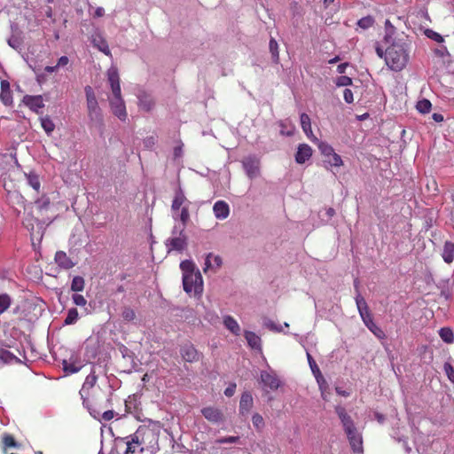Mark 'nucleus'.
I'll use <instances>...</instances> for the list:
<instances>
[{"mask_svg":"<svg viewBox=\"0 0 454 454\" xmlns=\"http://www.w3.org/2000/svg\"><path fill=\"white\" fill-rule=\"evenodd\" d=\"M157 435L153 429L139 427L130 440L126 442L124 454H151L154 445L157 444Z\"/></svg>","mask_w":454,"mask_h":454,"instance_id":"1","label":"nucleus"},{"mask_svg":"<svg viewBox=\"0 0 454 454\" xmlns=\"http://www.w3.org/2000/svg\"><path fill=\"white\" fill-rule=\"evenodd\" d=\"M335 412L341 421L343 429L347 434L352 450L355 453H362L364 450L363 438L361 434L357 431L353 419L342 406H336Z\"/></svg>","mask_w":454,"mask_h":454,"instance_id":"2","label":"nucleus"},{"mask_svg":"<svg viewBox=\"0 0 454 454\" xmlns=\"http://www.w3.org/2000/svg\"><path fill=\"white\" fill-rule=\"evenodd\" d=\"M98 377L95 372H91L85 379V381L80 390L83 406L89 411L93 418H98L100 414L98 409V400L92 392V388L97 382Z\"/></svg>","mask_w":454,"mask_h":454,"instance_id":"3","label":"nucleus"},{"mask_svg":"<svg viewBox=\"0 0 454 454\" xmlns=\"http://www.w3.org/2000/svg\"><path fill=\"white\" fill-rule=\"evenodd\" d=\"M387 66L393 71L403 70L408 61L409 53L404 43H394L385 51Z\"/></svg>","mask_w":454,"mask_h":454,"instance_id":"4","label":"nucleus"},{"mask_svg":"<svg viewBox=\"0 0 454 454\" xmlns=\"http://www.w3.org/2000/svg\"><path fill=\"white\" fill-rule=\"evenodd\" d=\"M165 245L168 253L171 251H184L188 245V236L184 229L174 230L171 236L167 239Z\"/></svg>","mask_w":454,"mask_h":454,"instance_id":"5","label":"nucleus"},{"mask_svg":"<svg viewBox=\"0 0 454 454\" xmlns=\"http://www.w3.org/2000/svg\"><path fill=\"white\" fill-rule=\"evenodd\" d=\"M87 102V110L89 118L93 121H101L102 114L98 106L95 92L91 86L87 85L84 88Z\"/></svg>","mask_w":454,"mask_h":454,"instance_id":"6","label":"nucleus"},{"mask_svg":"<svg viewBox=\"0 0 454 454\" xmlns=\"http://www.w3.org/2000/svg\"><path fill=\"white\" fill-rule=\"evenodd\" d=\"M184 290L188 294L200 295L203 292V280L200 272L183 276Z\"/></svg>","mask_w":454,"mask_h":454,"instance_id":"7","label":"nucleus"},{"mask_svg":"<svg viewBox=\"0 0 454 454\" xmlns=\"http://www.w3.org/2000/svg\"><path fill=\"white\" fill-rule=\"evenodd\" d=\"M242 168L249 179L261 176V161L254 155H248L241 160Z\"/></svg>","mask_w":454,"mask_h":454,"instance_id":"8","label":"nucleus"},{"mask_svg":"<svg viewBox=\"0 0 454 454\" xmlns=\"http://www.w3.org/2000/svg\"><path fill=\"white\" fill-rule=\"evenodd\" d=\"M355 300H356V308H357V310L361 317V319H362L363 323L364 324V325L366 327H368L372 323H374L373 317L369 309V307L361 294H356Z\"/></svg>","mask_w":454,"mask_h":454,"instance_id":"9","label":"nucleus"},{"mask_svg":"<svg viewBox=\"0 0 454 454\" xmlns=\"http://www.w3.org/2000/svg\"><path fill=\"white\" fill-rule=\"evenodd\" d=\"M110 106L113 114L121 121L127 119L126 106L121 96L110 98Z\"/></svg>","mask_w":454,"mask_h":454,"instance_id":"10","label":"nucleus"},{"mask_svg":"<svg viewBox=\"0 0 454 454\" xmlns=\"http://www.w3.org/2000/svg\"><path fill=\"white\" fill-rule=\"evenodd\" d=\"M260 378L264 387H268L272 391L277 390L280 386V380L273 371H262Z\"/></svg>","mask_w":454,"mask_h":454,"instance_id":"11","label":"nucleus"},{"mask_svg":"<svg viewBox=\"0 0 454 454\" xmlns=\"http://www.w3.org/2000/svg\"><path fill=\"white\" fill-rule=\"evenodd\" d=\"M203 417L213 424H219L224 420V415L223 411L216 407L207 406L201 410Z\"/></svg>","mask_w":454,"mask_h":454,"instance_id":"12","label":"nucleus"},{"mask_svg":"<svg viewBox=\"0 0 454 454\" xmlns=\"http://www.w3.org/2000/svg\"><path fill=\"white\" fill-rule=\"evenodd\" d=\"M107 81L110 84L113 97H120L121 96V85H120V76L118 70L114 67H111L107 71Z\"/></svg>","mask_w":454,"mask_h":454,"instance_id":"13","label":"nucleus"},{"mask_svg":"<svg viewBox=\"0 0 454 454\" xmlns=\"http://www.w3.org/2000/svg\"><path fill=\"white\" fill-rule=\"evenodd\" d=\"M54 260L57 265L65 270L72 269L76 264L64 251H57Z\"/></svg>","mask_w":454,"mask_h":454,"instance_id":"14","label":"nucleus"},{"mask_svg":"<svg viewBox=\"0 0 454 454\" xmlns=\"http://www.w3.org/2000/svg\"><path fill=\"white\" fill-rule=\"evenodd\" d=\"M0 100L6 106H11L13 104L12 92L7 80L1 81Z\"/></svg>","mask_w":454,"mask_h":454,"instance_id":"15","label":"nucleus"},{"mask_svg":"<svg viewBox=\"0 0 454 454\" xmlns=\"http://www.w3.org/2000/svg\"><path fill=\"white\" fill-rule=\"evenodd\" d=\"M182 358L185 362L193 363L200 359V354L192 344H185L180 350Z\"/></svg>","mask_w":454,"mask_h":454,"instance_id":"16","label":"nucleus"},{"mask_svg":"<svg viewBox=\"0 0 454 454\" xmlns=\"http://www.w3.org/2000/svg\"><path fill=\"white\" fill-rule=\"evenodd\" d=\"M254 406V399L249 392H244L239 401V413L245 416L250 412Z\"/></svg>","mask_w":454,"mask_h":454,"instance_id":"17","label":"nucleus"},{"mask_svg":"<svg viewBox=\"0 0 454 454\" xmlns=\"http://www.w3.org/2000/svg\"><path fill=\"white\" fill-rule=\"evenodd\" d=\"M24 104L34 112H38L39 109L44 106L43 98L41 95L30 96L27 95L23 98Z\"/></svg>","mask_w":454,"mask_h":454,"instance_id":"18","label":"nucleus"},{"mask_svg":"<svg viewBox=\"0 0 454 454\" xmlns=\"http://www.w3.org/2000/svg\"><path fill=\"white\" fill-rule=\"evenodd\" d=\"M312 156V149L307 144H301L298 146L296 154H295V161L299 164H303L306 160H309Z\"/></svg>","mask_w":454,"mask_h":454,"instance_id":"19","label":"nucleus"},{"mask_svg":"<svg viewBox=\"0 0 454 454\" xmlns=\"http://www.w3.org/2000/svg\"><path fill=\"white\" fill-rule=\"evenodd\" d=\"M9 448H20V443H19L14 436L10 434H4L2 436V450L4 454H7V450Z\"/></svg>","mask_w":454,"mask_h":454,"instance_id":"20","label":"nucleus"},{"mask_svg":"<svg viewBox=\"0 0 454 454\" xmlns=\"http://www.w3.org/2000/svg\"><path fill=\"white\" fill-rule=\"evenodd\" d=\"M216 218L224 219L229 215V205L223 200H218L215 203L213 207Z\"/></svg>","mask_w":454,"mask_h":454,"instance_id":"21","label":"nucleus"},{"mask_svg":"<svg viewBox=\"0 0 454 454\" xmlns=\"http://www.w3.org/2000/svg\"><path fill=\"white\" fill-rule=\"evenodd\" d=\"M245 339L247 341L248 346L256 350L262 349V340L261 338L251 331H245L244 333Z\"/></svg>","mask_w":454,"mask_h":454,"instance_id":"22","label":"nucleus"},{"mask_svg":"<svg viewBox=\"0 0 454 454\" xmlns=\"http://www.w3.org/2000/svg\"><path fill=\"white\" fill-rule=\"evenodd\" d=\"M300 119H301V129L304 131V133L306 134V136L309 138H310L311 140H313L312 137H314L317 140V138L314 137L313 132H312L311 121H310L309 116L307 114L302 113L300 116Z\"/></svg>","mask_w":454,"mask_h":454,"instance_id":"23","label":"nucleus"},{"mask_svg":"<svg viewBox=\"0 0 454 454\" xmlns=\"http://www.w3.org/2000/svg\"><path fill=\"white\" fill-rule=\"evenodd\" d=\"M223 325L234 335L239 336L240 334V326L236 319L231 316H225L223 317Z\"/></svg>","mask_w":454,"mask_h":454,"instance_id":"24","label":"nucleus"},{"mask_svg":"<svg viewBox=\"0 0 454 454\" xmlns=\"http://www.w3.org/2000/svg\"><path fill=\"white\" fill-rule=\"evenodd\" d=\"M442 256L445 262L451 263L454 260V243L446 241L443 246Z\"/></svg>","mask_w":454,"mask_h":454,"instance_id":"25","label":"nucleus"},{"mask_svg":"<svg viewBox=\"0 0 454 454\" xmlns=\"http://www.w3.org/2000/svg\"><path fill=\"white\" fill-rule=\"evenodd\" d=\"M69 64V59L67 56H62L58 59L55 66H46L44 71L48 74L57 73L59 68H64Z\"/></svg>","mask_w":454,"mask_h":454,"instance_id":"26","label":"nucleus"},{"mask_svg":"<svg viewBox=\"0 0 454 454\" xmlns=\"http://www.w3.org/2000/svg\"><path fill=\"white\" fill-rule=\"evenodd\" d=\"M186 198L181 192L176 194L172 202V210L175 218H177V212L183 207Z\"/></svg>","mask_w":454,"mask_h":454,"instance_id":"27","label":"nucleus"},{"mask_svg":"<svg viewBox=\"0 0 454 454\" xmlns=\"http://www.w3.org/2000/svg\"><path fill=\"white\" fill-rule=\"evenodd\" d=\"M211 259L214 260V263L216 268H220L222 266L223 261L219 255H213V254L209 253L205 260V268L203 270L206 272L209 268L212 267Z\"/></svg>","mask_w":454,"mask_h":454,"instance_id":"28","label":"nucleus"},{"mask_svg":"<svg viewBox=\"0 0 454 454\" xmlns=\"http://www.w3.org/2000/svg\"><path fill=\"white\" fill-rule=\"evenodd\" d=\"M439 335L441 339L448 343H453L454 341V333L450 327H442L439 330Z\"/></svg>","mask_w":454,"mask_h":454,"instance_id":"29","label":"nucleus"},{"mask_svg":"<svg viewBox=\"0 0 454 454\" xmlns=\"http://www.w3.org/2000/svg\"><path fill=\"white\" fill-rule=\"evenodd\" d=\"M85 286V280L81 276H75L74 277L72 283H71V290L73 292H82L84 289Z\"/></svg>","mask_w":454,"mask_h":454,"instance_id":"30","label":"nucleus"},{"mask_svg":"<svg viewBox=\"0 0 454 454\" xmlns=\"http://www.w3.org/2000/svg\"><path fill=\"white\" fill-rule=\"evenodd\" d=\"M269 48H270V52L271 54L273 61L275 63H278V60H279L278 43L273 37H271L270 40Z\"/></svg>","mask_w":454,"mask_h":454,"instance_id":"31","label":"nucleus"},{"mask_svg":"<svg viewBox=\"0 0 454 454\" xmlns=\"http://www.w3.org/2000/svg\"><path fill=\"white\" fill-rule=\"evenodd\" d=\"M180 268L183 271V276L197 273L194 263L189 260L183 261L180 263Z\"/></svg>","mask_w":454,"mask_h":454,"instance_id":"32","label":"nucleus"},{"mask_svg":"<svg viewBox=\"0 0 454 454\" xmlns=\"http://www.w3.org/2000/svg\"><path fill=\"white\" fill-rule=\"evenodd\" d=\"M93 44H94V46L98 47V50L100 51L104 52L106 55L110 54V50H109L108 44H107L106 41H105L103 38L95 37L93 39Z\"/></svg>","mask_w":454,"mask_h":454,"instance_id":"33","label":"nucleus"},{"mask_svg":"<svg viewBox=\"0 0 454 454\" xmlns=\"http://www.w3.org/2000/svg\"><path fill=\"white\" fill-rule=\"evenodd\" d=\"M41 125L48 135H50L55 129V124L49 116L41 118Z\"/></svg>","mask_w":454,"mask_h":454,"instance_id":"34","label":"nucleus"},{"mask_svg":"<svg viewBox=\"0 0 454 454\" xmlns=\"http://www.w3.org/2000/svg\"><path fill=\"white\" fill-rule=\"evenodd\" d=\"M431 107H432L431 102L426 98L419 100L416 105L417 110L421 114L429 113L431 110Z\"/></svg>","mask_w":454,"mask_h":454,"instance_id":"35","label":"nucleus"},{"mask_svg":"<svg viewBox=\"0 0 454 454\" xmlns=\"http://www.w3.org/2000/svg\"><path fill=\"white\" fill-rule=\"evenodd\" d=\"M121 317L126 322H131L136 318V312L130 307H124L121 310Z\"/></svg>","mask_w":454,"mask_h":454,"instance_id":"36","label":"nucleus"},{"mask_svg":"<svg viewBox=\"0 0 454 454\" xmlns=\"http://www.w3.org/2000/svg\"><path fill=\"white\" fill-rule=\"evenodd\" d=\"M79 317L78 310L75 308H72L68 310L67 316L65 319V325L74 324Z\"/></svg>","mask_w":454,"mask_h":454,"instance_id":"37","label":"nucleus"},{"mask_svg":"<svg viewBox=\"0 0 454 454\" xmlns=\"http://www.w3.org/2000/svg\"><path fill=\"white\" fill-rule=\"evenodd\" d=\"M374 24V19L373 17L368 15L366 17H363L361 18L358 21H357V26L363 29H367L371 27H372Z\"/></svg>","mask_w":454,"mask_h":454,"instance_id":"38","label":"nucleus"},{"mask_svg":"<svg viewBox=\"0 0 454 454\" xmlns=\"http://www.w3.org/2000/svg\"><path fill=\"white\" fill-rule=\"evenodd\" d=\"M318 149L321 152V153L325 157H330L334 153V149L333 148V146L325 142H320L318 144Z\"/></svg>","mask_w":454,"mask_h":454,"instance_id":"39","label":"nucleus"},{"mask_svg":"<svg viewBox=\"0 0 454 454\" xmlns=\"http://www.w3.org/2000/svg\"><path fill=\"white\" fill-rule=\"evenodd\" d=\"M11 305V298L8 294H0V314L6 311Z\"/></svg>","mask_w":454,"mask_h":454,"instance_id":"40","label":"nucleus"},{"mask_svg":"<svg viewBox=\"0 0 454 454\" xmlns=\"http://www.w3.org/2000/svg\"><path fill=\"white\" fill-rule=\"evenodd\" d=\"M379 340H385L386 334L384 331L378 326L375 323H372L367 327Z\"/></svg>","mask_w":454,"mask_h":454,"instance_id":"41","label":"nucleus"},{"mask_svg":"<svg viewBox=\"0 0 454 454\" xmlns=\"http://www.w3.org/2000/svg\"><path fill=\"white\" fill-rule=\"evenodd\" d=\"M252 423L257 431H261L264 427V419L259 413H254L253 415Z\"/></svg>","mask_w":454,"mask_h":454,"instance_id":"42","label":"nucleus"},{"mask_svg":"<svg viewBox=\"0 0 454 454\" xmlns=\"http://www.w3.org/2000/svg\"><path fill=\"white\" fill-rule=\"evenodd\" d=\"M98 409L100 411V414L96 419H98L99 421H109L112 419H114V411L109 410V411H106L104 412H101V409H100V404L99 403H98Z\"/></svg>","mask_w":454,"mask_h":454,"instance_id":"43","label":"nucleus"},{"mask_svg":"<svg viewBox=\"0 0 454 454\" xmlns=\"http://www.w3.org/2000/svg\"><path fill=\"white\" fill-rule=\"evenodd\" d=\"M29 185L35 189L36 192H39L41 183L39 177L36 175H28L27 176Z\"/></svg>","mask_w":454,"mask_h":454,"instance_id":"44","label":"nucleus"},{"mask_svg":"<svg viewBox=\"0 0 454 454\" xmlns=\"http://www.w3.org/2000/svg\"><path fill=\"white\" fill-rule=\"evenodd\" d=\"M239 436H225L221 437L215 440V443L217 444H224V443H237L239 442Z\"/></svg>","mask_w":454,"mask_h":454,"instance_id":"45","label":"nucleus"},{"mask_svg":"<svg viewBox=\"0 0 454 454\" xmlns=\"http://www.w3.org/2000/svg\"><path fill=\"white\" fill-rule=\"evenodd\" d=\"M178 217L180 218L181 223L183 225H186L188 223L190 215H189L188 208L186 207H183L181 208L180 214L177 213V218Z\"/></svg>","mask_w":454,"mask_h":454,"instance_id":"46","label":"nucleus"},{"mask_svg":"<svg viewBox=\"0 0 454 454\" xmlns=\"http://www.w3.org/2000/svg\"><path fill=\"white\" fill-rule=\"evenodd\" d=\"M307 359H308V362H309V367L312 371V372L317 376V374H321L320 373V370L316 363V361L314 360V358L312 357V356L307 352Z\"/></svg>","mask_w":454,"mask_h":454,"instance_id":"47","label":"nucleus"},{"mask_svg":"<svg viewBox=\"0 0 454 454\" xmlns=\"http://www.w3.org/2000/svg\"><path fill=\"white\" fill-rule=\"evenodd\" d=\"M73 302L79 307H85L87 305V300L83 295L79 294H74L72 296Z\"/></svg>","mask_w":454,"mask_h":454,"instance_id":"48","label":"nucleus"},{"mask_svg":"<svg viewBox=\"0 0 454 454\" xmlns=\"http://www.w3.org/2000/svg\"><path fill=\"white\" fill-rule=\"evenodd\" d=\"M328 162L334 167H340L343 165V161L339 154H337L335 152L333 154L330 156V159L328 160Z\"/></svg>","mask_w":454,"mask_h":454,"instance_id":"49","label":"nucleus"},{"mask_svg":"<svg viewBox=\"0 0 454 454\" xmlns=\"http://www.w3.org/2000/svg\"><path fill=\"white\" fill-rule=\"evenodd\" d=\"M352 84V79L346 75H341L337 78L336 85L338 87H345Z\"/></svg>","mask_w":454,"mask_h":454,"instance_id":"50","label":"nucleus"},{"mask_svg":"<svg viewBox=\"0 0 454 454\" xmlns=\"http://www.w3.org/2000/svg\"><path fill=\"white\" fill-rule=\"evenodd\" d=\"M426 35L427 37H429L430 39H433L434 41L437 42V43H442L443 42V37L437 32L435 31H433L431 29H427L426 31Z\"/></svg>","mask_w":454,"mask_h":454,"instance_id":"51","label":"nucleus"},{"mask_svg":"<svg viewBox=\"0 0 454 454\" xmlns=\"http://www.w3.org/2000/svg\"><path fill=\"white\" fill-rule=\"evenodd\" d=\"M443 368L448 379L454 383V367L450 363H445Z\"/></svg>","mask_w":454,"mask_h":454,"instance_id":"52","label":"nucleus"},{"mask_svg":"<svg viewBox=\"0 0 454 454\" xmlns=\"http://www.w3.org/2000/svg\"><path fill=\"white\" fill-rule=\"evenodd\" d=\"M153 105L154 103L151 99H140V106L146 112H149L153 108Z\"/></svg>","mask_w":454,"mask_h":454,"instance_id":"53","label":"nucleus"},{"mask_svg":"<svg viewBox=\"0 0 454 454\" xmlns=\"http://www.w3.org/2000/svg\"><path fill=\"white\" fill-rule=\"evenodd\" d=\"M279 126L281 127V130H280V134L281 135L289 136V137L294 135V127H292L288 130H286V123L284 121H280L279 122Z\"/></svg>","mask_w":454,"mask_h":454,"instance_id":"54","label":"nucleus"},{"mask_svg":"<svg viewBox=\"0 0 454 454\" xmlns=\"http://www.w3.org/2000/svg\"><path fill=\"white\" fill-rule=\"evenodd\" d=\"M343 98L348 104L353 103L354 96L352 90L349 89H345L343 91Z\"/></svg>","mask_w":454,"mask_h":454,"instance_id":"55","label":"nucleus"},{"mask_svg":"<svg viewBox=\"0 0 454 454\" xmlns=\"http://www.w3.org/2000/svg\"><path fill=\"white\" fill-rule=\"evenodd\" d=\"M235 390H236V384L232 383L228 387L225 388L224 395L228 397H231L234 395Z\"/></svg>","mask_w":454,"mask_h":454,"instance_id":"56","label":"nucleus"},{"mask_svg":"<svg viewBox=\"0 0 454 454\" xmlns=\"http://www.w3.org/2000/svg\"><path fill=\"white\" fill-rule=\"evenodd\" d=\"M64 369H65V371L67 372L75 373V372H79L81 368L79 366H76V365L73 364H70L68 365H65Z\"/></svg>","mask_w":454,"mask_h":454,"instance_id":"57","label":"nucleus"},{"mask_svg":"<svg viewBox=\"0 0 454 454\" xmlns=\"http://www.w3.org/2000/svg\"><path fill=\"white\" fill-rule=\"evenodd\" d=\"M42 237H43V233H41V229H36V233H35V231H33L31 233V240H32L33 245H35V238L40 242Z\"/></svg>","mask_w":454,"mask_h":454,"instance_id":"58","label":"nucleus"},{"mask_svg":"<svg viewBox=\"0 0 454 454\" xmlns=\"http://www.w3.org/2000/svg\"><path fill=\"white\" fill-rule=\"evenodd\" d=\"M348 67V63H341L337 67V72L339 74H344Z\"/></svg>","mask_w":454,"mask_h":454,"instance_id":"59","label":"nucleus"},{"mask_svg":"<svg viewBox=\"0 0 454 454\" xmlns=\"http://www.w3.org/2000/svg\"><path fill=\"white\" fill-rule=\"evenodd\" d=\"M432 118L436 122H442L443 121V115L438 113H434Z\"/></svg>","mask_w":454,"mask_h":454,"instance_id":"60","label":"nucleus"},{"mask_svg":"<svg viewBox=\"0 0 454 454\" xmlns=\"http://www.w3.org/2000/svg\"><path fill=\"white\" fill-rule=\"evenodd\" d=\"M375 51H376V53L377 55L382 59L383 57L385 58V53L382 50V48L377 43L376 47H375Z\"/></svg>","mask_w":454,"mask_h":454,"instance_id":"61","label":"nucleus"},{"mask_svg":"<svg viewBox=\"0 0 454 454\" xmlns=\"http://www.w3.org/2000/svg\"><path fill=\"white\" fill-rule=\"evenodd\" d=\"M105 14V10L102 7H98L95 11L96 17H102Z\"/></svg>","mask_w":454,"mask_h":454,"instance_id":"62","label":"nucleus"},{"mask_svg":"<svg viewBox=\"0 0 454 454\" xmlns=\"http://www.w3.org/2000/svg\"><path fill=\"white\" fill-rule=\"evenodd\" d=\"M181 153H182V147L181 146L175 147L174 154H175L176 157L180 156Z\"/></svg>","mask_w":454,"mask_h":454,"instance_id":"63","label":"nucleus"},{"mask_svg":"<svg viewBox=\"0 0 454 454\" xmlns=\"http://www.w3.org/2000/svg\"><path fill=\"white\" fill-rule=\"evenodd\" d=\"M145 144L146 145H153V144H154V137H148V138L145 141Z\"/></svg>","mask_w":454,"mask_h":454,"instance_id":"64","label":"nucleus"}]
</instances>
